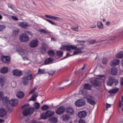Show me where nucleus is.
<instances>
[{
	"label": "nucleus",
	"instance_id": "dca6fc26",
	"mask_svg": "<svg viewBox=\"0 0 123 123\" xmlns=\"http://www.w3.org/2000/svg\"><path fill=\"white\" fill-rule=\"evenodd\" d=\"M31 77H24L23 79L22 82L24 85H27L28 82V80H30Z\"/></svg>",
	"mask_w": 123,
	"mask_h": 123
},
{
	"label": "nucleus",
	"instance_id": "bb28decb",
	"mask_svg": "<svg viewBox=\"0 0 123 123\" xmlns=\"http://www.w3.org/2000/svg\"><path fill=\"white\" fill-rule=\"evenodd\" d=\"M118 90L119 89L117 88H116L111 90L109 91L108 92L110 93L115 94L117 93Z\"/></svg>",
	"mask_w": 123,
	"mask_h": 123
},
{
	"label": "nucleus",
	"instance_id": "09e8293b",
	"mask_svg": "<svg viewBox=\"0 0 123 123\" xmlns=\"http://www.w3.org/2000/svg\"><path fill=\"white\" fill-rule=\"evenodd\" d=\"M120 81L121 85H123V77L121 78Z\"/></svg>",
	"mask_w": 123,
	"mask_h": 123
},
{
	"label": "nucleus",
	"instance_id": "6e6552de",
	"mask_svg": "<svg viewBox=\"0 0 123 123\" xmlns=\"http://www.w3.org/2000/svg\"><path fill=\"white\" fill-rule=\"evenodd\" d=\"M65 109L64 107L63 106H60L58 108L56 111L57 114L60 115L62 114L65 111Z\"/></svg>",
	"mask_w": 123,
	"mask_h": 123
},
{
	"label": "nucleus",
	"instance_id": "39448f33",
	"mask_svg": "<svg viewBox=\"0 0 123 123\" xmlns=\"http://www.w3.org/2000/svg\"><path fill=\"white\" fill-rule=\"evenodd\" d=\"M85 101L82 99L78 100L75 103L76 105L78 107H80L85 105Z\"/></svg>",
	"mask_w": 123,
	"mask_h": 123
},
{
	"label": "nucleus",
	"instance_id": "c03bdc74",
	"mask_svg": "<svg viewBox=\"0 0 123 123\" xmlns=\"http://www.w3.org/2000/svg\"><path fill=\"white\" fill-rule=\"evenodd\" d=\"M107 59L106 58H103L102 60V63L104 64H105L107 62Z\"/></svg>",
	"mask_w": 123,
	"mask_h": 123
},
{
	"label": "nucleus",
	"instance_id": "423d86ee",
	"mask_svg": "<svg viewBox=\"0 0 123 123\" xmlns=\"http://www.w3.org/2000/svg\"><path fill=\"white\" fill-rule=\"evenodd\" d=\"M92 86L91 85L89 84H85L84 86V88L82 90L80 91V92L81 94H83L84 93V92L85 91V89L91 90Z\"/></svg>",
	"mask_w": 123,
	"mask_h": 123
},
{
	"label": "nucleus",
	"instance_id": "2f4dec72",
	"mask_svg": "<svg viewBox=\"0 0 123 123\" xmlns=\"http://www.w3.org/2000/svg\"><path fill=\"white\" fill-rule=\"evenodd\" d=\"M5 79L0 78V83L1 86H3L5 83Z\"/></svg>",
	"mask_w": 123,
	"mask_h": 123
},
{
	"label": "nucleus",
	"instance_id": "774afa93",
	"mask_svg": "<svg viewBox=\"0 0 123 123\" xmlns=\"http://www.w3.org/2000/svg\"><path fill=\"white\" fill-rule=\"evenodd\" d=\"M98 77H104V76L103 75H99L97 76Z\"/></svg>",
	"mask_w": 123,
	"mask_h": 123
},
{
	"label": "nucleus",
	"instance_id": "20e7f679",
	"mask_svg": "<svg viewBox=\"0 0 123 123\" xmlns=\"http://www.w3.org/2000/svg\"><path fill=\"white\" fill-rule=\"evenodd\" d=\"M29 39V37L25 34H22L20 36L19 40L22 42H26L28 41Z\"/></svg>",
	"mask_w": 123,
	"mask_h": 123
},
{
	"label": "nucleus",
	"instance_id": "f8f14e48",
	"mask_svg": "<svg viewBox=\"0 0 123 123\" xmlns=\"http://www.w3.org/2000/svg\"><path fill=\"white\" fill-rule=\"evenodd\" d=\"M120 61L119 60L115 59L111 62L110 66H114L117 65L119 64Z\"/></svg>",
	"mask_w": 123,
	"mask_h": 123
},
{
	"label": "nucleus",
	"instance_id": "0eeeda50",
	"mask_svg": "<svg viewBox=\"0 0 123 123\" xmlns=\"http://www.w3.org/2000/svg\"><path fill=\"white\" fill-rule=\"evenodd\" d=\"M99 80V79L97 78L95 80H91V83L93 86H99L100 83Z\"/></svg>",
	"mask_w": 123,
	"mask_h": 123
},
{
	"label": "nucleus",
	"instance_id": "c9c22d12",
	"mask_svg": "<svg viewBox=\"0 0 123 123\" xmlns=\"http://www.w3.org/2000/svg\"><path fill=\"white\" fill-rule=\"evenodd\" d=\"M19 31L18 29H17L13 31V34L14 36H16L18 35Z\"/></svg>",
	"mask_w": 123,
	"mask_h": 123
},
{
	"label": "nucleus",
	"instance_id": "e2e57ef3",
	"mask_svg": "<svg viewBox=\"0 0 123 123\" xmlns=\"http://www.w3.org/2000/svg\"><path fill=\"white\" fill-rule=\"evenodd\" d=\"M50 15H45V17L46 18H50Z\"/></svg>",
	"mask_w": 123,
	"mask_h": 123
},
{
	"label": "nucleus",
	"instance_id": "58836bf2",
	"mask_svg": "<svg viewBox=\"0 0 123 123\" xmlns=\"http://www.w3.org/2000/svg\"><path fill=\"white\" fill-rule=\"evenodd\" d=\"M48 117L46 115V113H43L41 115V117L43 119H46L47 117Z\"/></svg>",
	"mask_w": 123,
	"mask_h": 123
},
{
	"label": "nucleus",
	"instance_id": "f257e3e1",
	"mask_svg": "<svg viewBox=\"0 0 123 123\" xmlns=\"http://www.w3.org/2000/svg\"><path fill=\"white\" fill-rule=\"evenodd\" d=\"M84 45H80L79 47H77L76 46H74L73 45H71L68 46H63L61 48V49L65 50L67 49V50L70 51L71 49H75L76 51H74L73 52V54L72 55H70L69 54L70 53L68 52L67 53L66 56L64 57L63 58L65 59L67 57L71 56L74 55H77L79 53H82L81 50L84 49Z\"/></svg>",
	"mask_w": 123,
	"mask_h": 123
},
{
	"label": "nucleus",
	"instance_id": "a878e982",
	"mask_svg": "<svg viewBox=\"0 0 123 123\" xmlns=\"http://www.w3.org/2000/svg\"><path fill=\"white\" fill-rule=\"evenodd\" d=\"M8 68L6 67H4L0 69V72L2 74H4L7 72Z\"/></svg>",
	"mask_w": 123,
	"mask_h": 123
},
{
	"label": "nucleus",
	"instance_id": "c85d7f7f",
	"mask_svg": "<svg viewBox=\"0 0 123 123\" xmlns=\"http://www.w3.org/2000/svg\"><path fill=\"white\" fill-rule=\"evenodd\" d=\"M63 121H67L69 118V117L66 114L64 115L62 117Z\"/></svg>",
	"mask_w": 123,
	"mask_h": 123
},
{
	"label": "nucleus",
	"instance_id": "79ce46f5",
	"mask_svg": "<svg viewBox=\"0 0 123 123\" xmlns=\"http://www.w3.org/2000/svg\"><path fill=\"white\" fill-rule=\"evenodd\" d=\"M6 27L5 25H0V31H2Z\"/></svg>",
	"mask_w": 123,
	"mask_h": 123
},
{
	"label": "nucleus",
	"instance_id": "13d9d810",
	"mask_svg": "<svg viewBox=\"0 0 123 123\" xmlns=\"http://www.w3.org/2000/svg\"><path fill=\"white\" fill-rule=\"evenodd\" d=\"M111 105L107 103L106 104V107L107 108H108L111 107Z\"/></svg>",
	"mask_w": 123,
	"mask_h": 123
},
{
	"label": "nucleus",
	"instance_id": "1a4fd4ad",
	"mask_svg": "<svg viewBox=\"0 0 123 123\" xmlns=\"http://www.w3.org/2000/svg\"><path fill=\"white\" fill-rule=\"evenodd\" d=\"M38 43V41L37 40H34L30 43V46L31 48H35L37 46Z\"/></svg>",
	"mask_w": 123,
	"mask_h": 123
},
{
	"label": "nucleus",
	"instance_id": "052dcab7",
	"mask_svg": "<svg viewBox=\"0 0 123 123\" xmlns=\"http://www.w3.org/2000/svg\"><path fill=\"white\" fill-rule=\"evenodd\" d=\"M96 27V25H91L90 27L91 28H93Z\"/></svg>",
	"mask_w": 123,
	"mask_h": 123
},
{
	"label": "nucleus",
	"instance_id": "393cba45",
	"mask_svg": "<svg viewBox=\"0 0 123 123\" xmlns=\"http://www.w3.org/2000/svg\"><path fill=\"white\" fill-rule=\"evenodd\" d=\"M17 97L19 98H22L24 96L23 93L21 91L18 92L16 94Z\"/></svg>",
	"mask_w": 123,
	"mask_h": 123
},
{
	"label": "nucleus",
	"instance_id": "7c9ffc66",
	"mask_svg": "<svg viewBox=\"0 0 123 123\" xmlns=\"http://www.w3.org/2000/svg\"><path fill=\"white\" fill-rule=\"evenodd\" d=\"M97 26L98 28L100 29H103V24L101 22H98L97 24Z\"/></svg>",
	"mask_w": 123,
	"mask_h": 123
},
{
	"label": "nucleus",
	"instance_id": "cd10ccee",
	"mask_svg": "<svg viewBox=\"0 0 123 123\" xmlns=\"http://www.w3.org/2000/svg\"><path fill=\"white\" fill-rule=\"evenodd\" d=\"M53 61V59L51 58L47 59L45 61V64H47L50 63Z\"/></svg>",
	"mask_w": 123,
	"mask_h": 123
},
{
	"label": "nucleus",
	"instance_id": "2eb2a0df",
	"mask_svg": "<svg viewBox=\"0 0 123 123\" xmlns=\"http://www.w3.org/2000/svg\"><path fill=\"white\" fill-rule=\"evenodd\" d=\"M86 115V112L85 111H80L79 112L78 114V117L80 118L84 117Z\"/></svg>",
	"mask_w": 123,
	"mask_h": 123
},
{
	"label": "nucleus",
	"instance_id": "f3484780",
	"mask_svg": "<svg viewBox=\"0 0 123 123\" xmlns=\"http://www.w3.org/2000/svg\"><path fill=\"white\" fill-rule=\"evenodd\" d=\"M67 112L69 115H73L74 113V110L71 107H67L66 110Z\"/></svg>",
	"mask_w": 123,
	"mask_h": 123
},
{
	"label": "nucleus",
	"instance_id": "0e129e2a",
	"mask_svg": "<svg viewBox=\"0 0 123 123\" xmlns=\"http://www.w3.org/2000/svg\"><path fill=\"white\" fill-rule=\"evenodd\" d=\"M4 121L2 119H0V123H4Z\"/></svg>",
	"mask_w": 123,
	"mask_h": 123
},
{
	"label": "nucleus",
	"instance_id": "4d7b16f0",
	"mask_svg": "<svg viewBox=\"0 0 123 123\" xmlns=\"http://www.w3.org/2000/svg\"><path fill=\"white\" fill-rule=\"evenodd\" d=\"M96 42V40H91L90 41V43H93Z\"/></svg>",
	"mask_w": 123,
	"mask_h": 123
},
{
	"label": "nucleus",
	"instance_id": "b1692460",
	"mask_svg": "<svg viewBox=\"0 0 123 123\" xmlns=\"http://www.w3.org/2000/svg\"><path fill=\"white\" fill-rule=\"evenodd\" d=\"M116 56L118 58H121L123 57V51H121L118 53L116 55Z\"/></svg>",
	"mask_w": 123,
	"mask_h": 123
},
{
	"label": "nucleus",
	"instance_id": "3c124183",
	"mask_svg": "<svg viewBox=\"0 0 123 123\" xmlns=\"http://www.w3.org/2000/svg\"><path fill=\"white\" fill-rule=\"evenodd\" d=\"M72 29L74 31H78V27H73L72 28Z\"/></svg>",
	"mask_w": 123,
	"mask_h": 123
},
{
	"label": "nucleus",
	"instance_id": "4468645a",
	"mask_svg": "<svg viewBox=\"0 0 123 123\" xmlns=\"http://www.w3.org/2000/svg\"><path fill=\"white\" fill-rule=\"evenodd\" d=\"M7 113L6 110L3 108L0 109V117H2Z\"/></svg>",
	"mask_w": 123,
	"mask_h": 123
},
{
	"label": "nucleus",
	"instance_id": "7ed1b4c3",
	"mask_svg": "<svg viewBox=\"0 0 123 123\" xmlns=\"http://www.w3.org/2000/svg\"><path fill=\"white\" fill-rule=\"evenodd\" d=\"M118 83V80L114 79L113 77L110 78L107 83V85L109 86H111L114 83H115V85L117 84Z\"/></svg>",
	"mask_w": 123,
	"mask_h": 123
},
{
	"label": "nucleus",
	"instance_id": "5701e85b",
	"mask_svg": "<svg viewBox=\"0 0 123 123\" xmlns=\"http://www.w3.org/2000/svg\"><path fill=\"white\" fill-rule=\"evenodd\" d=\"M2 100L3 104L6 105L9 103V101L7 97H5L3 98L2 99Z\"/></svg>",
	"mask_w": 123,
	"mask_h": 123
},
{
	"label": "nucleus",
	"instance_id": "4be33fe9",
	"mask_svg": "<svg viewBox=\"0 0 123 123\" xmlns=\"http://www.w3.org/2000/svg\"><path fill=\"white\" fill-rule=\"evenodd\" d=\"M117 73V69L116 68H113L111 69V73L112 75H116Z\"/></svg>",
	"mask_w": 123,
	"mask_h": 123
},
{
	"label": "nucleus",
	"instance_id": "6ab92c4d",
	"mask_svg": "<svg viewBox=\"0 0 123 123\" xmlns=\"http://www.w3.org/2000/svg\"><path fill=\"white\" fill-rule=\"evenodd\" d=\"M54 114V112L52 111H49L46 112V115L48 117H50L53 115Z\"/></svg>",
	"mask_w": 123,
	"mask_h": 123
},
{
	"label": "nucleus",
	"instance_id": "72a5a7b5",
	"mask_svg": "<svg viewBox=\"0 0 123 123\" xmlns=\"http://www.w3.org/2000/svg\"><path fill=\"white\" fill-rule=\"evenodd\" d=\"M45 73V70L44 69L39 68L38 70L37 73L39 74H43Z\"/></svg>",
	"mask_w": 123,
	"mask_h": 123
},
{
	"label": "nucleus",
	"instance_id": "69168bd1",
	"mask_svg": "<svg viewBox=\"0 0 123 123\" xmlns=\"http://www.w3.org/2000/svg\"><path fill=\"white\" fill-rule=\"evenodd\" d=\"M8 111L9 112H10L11 111H12V109H9L8 108Z\"/></svg>",
	"mask_w": 123,
	"mask_h": 123
},
{
	"label": "nucleus",
	"instance_id": "bf43d9fd",
	"mask_svg": "<svg viewBox=\"0 0 123 123\" xmlns=\"http://www.w3.org/2000/svg\"><path fill=\"white\" fill-rule=\"evenodd\" d=\"M41 49L42 50H43L45 51L46 50V48L45 47H42Z\"/></svg>",
	"mask_w": 123,
	"mask_h": 123
},
{
	"label": "nucleus",
	"instance_id": "aec40b11",
	"mask_svg": "<svg viewBox=\"0 0 123 123\" xmlns=\"http://www.w3.org/2000/svg\"><path fill=\"white\" fill-rule=\"evenodd\" d=\"M93 99L92 96H91L90 98H88L87 101L90 104L92 105H95V102L93 101Z\"/></svg>",
	"mask_w": 123,
	"mask_h": 123
},
{
	"label": "nucleus",
	"instance_id": "9b49d317",
	"mask_svg": "<svg viewBox=\"0 0 123 123\" xmlns=\"http://www.w3.org/2000/svg\"><path fill=\"white\" fill-rule=\"evenodd\" d=\"M13 74L15 76H20L22 75V73L20 70L15 69L13 71Z\"/></svg>",
	"mask_w": 123,
	"mask_h": 123
},
{
	"label": "nucleus",
	"instance_id": "338daca9",
	"mask_svg": "<svg viewBox=\"0 0 123 123\" xmlns=\"http://www.w3.org/2000/svg\"><path fill=\"white\" fill-rule=\"evenodd\" d=\"M23 58L24 60H27L28 58L26 57H23Z\"/></svg>",
	"mask_w": 123,
	"mask_h": 123
},
{
	"label": "nucleus",
	"instance_id": "f03ea898",
	"mask_svg": "<svg viewBox=\"0 0 123 123\" xmlns=\"http://www.w3.org/2000/svg\"><path fill=\"white\" fill-rule=\"evenodd\" d=\"M29 107V104H27L24 105L22 108L24 109L23 111V115L24 116H27L33 113L34 109L33 108Z\"/></svg>",
	"mask_w": 123,
	"mask_h": 123
},
{
	"label": "nucleus",
	"instance_id": "a211bd4d",
	"mask_svg": "<svg viewBox=\"0 0 123 123\" xmlns=\"http://www.w3.org/2000/svg\"><path fill=\"white\" fill-rule=\"evenodd\" d=\"M9 103L11 106H14L17 105L18 101L16 99L11 100L9 101Z\"/></svg>",
	"mask_w": 123,
	"mask_h": 123
},
{
	"label": "nucleus",
	"instance_id": "864d4df0",
	"mask_svg": "<svg viewBox=\"0 0 123 123\" xmlns=\"http://www.w3.org/2000/svg\"><path fill=\"white\" fill-rule=\"evenodd\" d=\"M28 72H26V74H27L28 77H32V74H28Z\"/></svg>",
	"mask_w": 123,
	"mask_h": 123
},
{
	"label": "nucleus",
	"instance_id": "8fccbe9b",
	"mask_svg": "<svg viewBox=\"0 0 123 123\" xmlns=\"http://www.w3.org/2000/svg\"><path fill=\"white\" fill-rule=\"evenodd\" d=\"M12 19L14 20L17 21L18 20V18L15 16H12Z\"/></svg>",
	"mask_w": 123,
	"mask_h": 123
},
{
	"label": "nucleus",
	"instance_id": "9d476101",
	"mask_svg": "<svg viewBox=\"0 0 123 123\" xmlns=\"http://www.w3.org/2000/svg\"><path fill=\"white\" fill-rule=\"evenodd\" d=\"M2 61L4 63H8L10 62V57L8 56H3L1 57Z\"/></svg>",
	"mask_w": 123,
	"mask_h": 123
},
{
	"label": "nucleus",
	"instance_id": "a19ab883",
	"mask_svg": "<svg viewBox=\"0 0 123 123\" xmlns=\"http://www.w3.org/2000/svg\"><path fill=\"white\" fill-rule=\"evenodd\" d=\"M51 119L52 122L54 123H55L57 121V118L55 117H53L51 118Z\"/></svg>",
	"mask_w": 123,
	"mask_h": 123
},
{
	"label": "nucleus",
	"instance_id": "5fc2aeb1",
	"mask_svg": "<svg viewBox=\"0 0 123 123\" xmlns=\"http://www.w3.org/2000/svg\"><path fill=\"white\" fill-rule=\"evenodd\" d=\"M35 91V90H34V89H32L31 90V91H30V92H29V94H31V93H32L34 92Z\"/></svg>",
	"mask_w": 123,
	"mask_h": 123
},
{
	"label": "nucleus",
	"instance_id": "e433bc0d",
	"mask_svg": "<svg viewBox=\"0 0 123 123\" xmlns=\"http://www.w3.org/2000/svg\"><path fill=\"white\" fill-rule=\"evenodd\" d=\"M34 108L37 109L39 108L40 107V104L37 103H35L34 104Z\"/></svg>",
	"mask_w": 123,
	"mask_h": 123
},
{
	"label": "nucleus",
	"instance_id": "ea45409f",
	"mask_svg": "<svg viewBox=\"0 0 123 123\" xmlns=\"http://www.w3.org/2000/svg\"><path fill=\"white\" fill-rule=\"evenodd\" d=\"M49 108L48 106L47 105H44L42 107V109L43 110H46Z\"/></svg>",
	"mask_w": 123,
	"mask_h": 123
},
{
	"label": "nucleus",
	"instance_id": "680f3d73",
	"mask_svg": "<svg viewBox=\"0 0 123 123\" xmlns=\"http://www.w3.org/2000/svg\"><path fill=\"white\" fill-rule=\"evenodd\" d=\"M123 104L122 102H120L119 106L121 107L123 105Z\"/></svg>",
	"mask_w": 123,
	"mask_h": 123
},
{
	"label": "nucleus",
	"instance_id": "49530a36",
	"mask_svg": "<svg viewBox=\"0 0 123 123\" xmlns=\"http://www.w3.org/2000/svg\"><path fill=\"white\" fill-rule=\"evenodd\" d=\"M11 86L12 87H15L16 86V84L15 82H12V83L11 84Z\"/></svg>",
	"mask_w": 123,
	"mask_h": 123
},
{
	"label": "nucleus",
	"instance_id": "6e6d98bb",
	"mask_svg": "<svg viewBox=\"0 0 123 123\" xmlns=\"http://www.w3.org/2000/svg\"><path fill=\"white\" fill-rule=\"evenodd\" d=\"M3 96V93L2 92H0V100L2 98Z\"/></svg>",
	"mask_w": 123,
	"mask_h": 123
},
{
	"label": "nucleus",
	"instance_id": "412c9836",
	"mask_svg": "<svg viewBox=\"0 0 123 123\" xmlns=\"http://www.w3.org/2000/svg\"><path fill=\"white\" fill-rule=\"evenodd\" d=\"M18 25L21 26L22 28H26L29 26L26 22H20L18 24Z\"/></svg>",
	"mask_w": 123,
	"mask_h": 123
},
{
	"label": "nucleus",
	"instance_id": "ddd939ff",
	"mask_svg": "<svg viewBox=\"0 0 123 123\" xmlns=\"http://www.w3.org/2000/svg\"><path fill=\"white\" fill-rule=\"evenodd\" d=\"M17 51L18 52L19 54L21 56H22L25 54L26 55V50H25L21 48H20L17 49Z\"/></svg>",
	"mask_w": 123,
	"mask_h": 123
},
{
	"label": "nucleus",
	"instance_id": "4c0bfd02",
	"mask_svg": "<svg viewBox=\"0 0 123 123\" xmlns=\"http://www.w3.org/2000/svg\"><path fill=\"white\" fill-rule=\"evenodd\" d=\"M63 54V52L61 51H58L57 52V55L61 57L62 56Z\"/></svg>",
	"mask_w": 123,
	"mask_h": 123
},
{
	"label": "nucleus",
	"instance_id": "473e14b6",
	"mask_svg": "<svg viewBox=\"0 0 123 123\" xmlns=\"http://www.w3.org/2000/svg\"><path fill=\"white\" fill-rule=\"evenodd\" d=\"M39 31L42 33H50V32L46 30L45 29H41L39 30Z\"/></svg>",
	"mask_w": 123,
	"mask_h": 123
},
{
	"label": "nucleus",
	"instance_id": "f704fd0d",
	"mask_svg": "<svg viewBox=\"0 0 123 123\" xmlns=\"http://www.w3.org/2000/svg\"><path fill=\"white\" fill-rule=\"evenodd\" d=\"M48 55L50 56H53L55 55V53L54 51L52 50L49 51L48 52Z\"/></svg>",
	"mask_w": 123,
	"mask_h": 123
},
{
	"label": "nucleus",
	"instance_id": "a18cd8bd",
	"mask_svg": "<svg viewBox=\"0 0 123 123\" xmlns=\"http://www.w3.org/2000/svg\"><path fill=\"white\" fill-rule=\"evenodd\" d=\"M47 20L48 22H49L51 24L55 25H56V24L54 22L52 21L51 20Z\"/></svg>",
	"mask_w": 123,
	"mask_h": 123
},
{
	"label": "nucleus",
	"instance_id": "37998d69",
	"mask_svg": "<svg viewBox=\"0 0 123 123\" xmlns=\"http://www.w3.org/2000/svg\"><path fill=\"white\" fill-rule=\"evenodd\" d=\"M55 72V71H53L52 70H51L48 72V73L49 75L52 76L54 74Z\"/></svg>",
	"mask_w": 123,
	"mask_h": 123
},
{
	"label": "nucleus",
	"instance_id": "c756f323",
	"mask_svg": "<svg viewBox=\"0 0 123 123\" xmlns=\"http://www.w3.org/2000/svg\"><path fill=\"white\" fill-rule=\"evenodd\" d=\"M37 96V93H36L35 94H34L32 95L30 99V100H32L34 101H36V98Z\"/></svg>",
	"mask_w": 123,
	"mask_h": 123
},
{
	"label": "nucleus",
	"instance_id": "de8ad7c7",
	"mask_svg": "<svg viewBox=\"0 0 123 123\" xmlns=\"http://www.w3.org/2000/svg\"><path fill=\"white\" fill-rule=\"evenodd\" d=\"M79 123H85L83 120L80 119L79 121Z\"/></svg>",
	"mask_w": 123,
	"mask_h": 123
},
{
	"label": "nucleus",
	"instance_id": "603ef678",
	"mask_svg": "<svg viewBox=\"0 0 123 123\" xmlns=\"http://www.w3.org/2000/svg\"><path fill=\"white\" fill-rule=\"evenodd\" d=\"M53 19L56 20H59L60 18L58 17L54 16Z\"/></svg>",
	"mask_w": 123,
	"mask_h": 123
}]
</instances>
